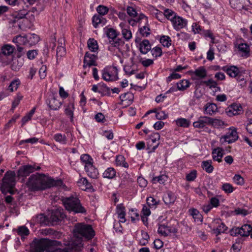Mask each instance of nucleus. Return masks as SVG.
Masks as SVG:
<instances>
[{"instance_id": "obj_53", "label": "nucleus", "mask_w": 252, "mask_h": 252, "mask_svg": "<svg viewBox=\"0 0 252 252\" xmlns=\"http://www.w3.org/2000/svg\"><path fill=\"white\" fill-rule=\"evenodd\" d=\"M201 83L202 84L205 85L210 88H216L218 85L217 83L212 79H210L207 81H203Z\"/></svg>"}, {"instance_id": "obj_24", "label": "nucleus", "mask_w": 252, "mask_h": 252, "mask_svg": "<svg viewBox=\"0 0 252 252\" xmlns=\"http://www.w3.org/2000/svg\"><path fill=\"white\" fill-rule=\"evenodd\" d=\"M109 43L112 47L117 48L120 52H123L122 47L125 45L124 41L121 38H117L114 39H110Z\"/></svg>"}, {"instance_id": "obj_21", "label": "nucleus", "mask_w": 252, "mask_h": 252, "mask_svg": "<svg viewBox=\"0 0 252 252\" xmlns=\"http://www.w3.org/2000/svg\"><path fill=\"white\" fill-rule=\"evenodd\" d=\"M107 20L102 15L95 14L92 18V23L94 27L96 28L99 25L103 26L106 23Z\"/></svg>"}, {"instance_id": "obj_48", "label": "nucleus", "mask_w": 252, "mask_h": 252, "mask_svg": "<svg viewBox=\"0 0 252 252\" xmlns=\"http://www.w3.org/2000/svg\"><path fill=\"white\" fill-rule=\"evenodd\" d=\"M62 234L59 231L54 230L52 228H48V236L51 238L59 239Z\"/></svg>"}, {"instance_id": "obj_63", "label": "nucleus", "mask_w": 252, "mask_h": 252, "mask_svg": "<svg viewBox=\"0 0 252 252\" xmlns=\"http://www.w3.org/2000/svg\"><path fill=\"white\" fill-rule=\"evenodd\" d=\"M222 189L227 193H231L233 191V188L231 185L228 183H225L222 186Z\"/></svg>"}, {"instance_id": "obj_59", "label": "nucleus", "mask_w": 252, "mask_h": 252, "mask_svg": "<svg viewBox=\"0 0 252 252\" xmlns=\"http://www.w3.org/2000/svg\"><path fill=\"white\" fill-rule=\"evenodd\" d=\"M150 28L146 26H144L139 29L140 33L144 37H147L150 35Z\"/></svg>"}, {"instance_id": "obj_7", "label": "nucleus", "mask_w": 252, "mask_h": 252, "mask_svg": "<svg viewBox=\"0 0 252 252\" xmlns=\"http://www.w3.org/2000/svg\"><path fill=\"white\" fill-rule=\"evenodd\" d=\"M252 230V227L251 225L245 224L241 227H234L230 230V234L232 236H237L240 235L242 237H247Z\"/></svg>"}, {"instance_id": "obj_46", "label": "nucleus", "mask_w": 252, "mask_h": 252, "mask_svg": "<svg viewBox=\"0 0 252 252\" xmlns=\"http://www.w3.org/2000/svg\"><path fill=\"white\" fill-rule=\"evenodd\" d=\"M81 162L85 163V166L93 163V158L88 154H83L80 157Z\"/></svg>"}, {"instance_id": "obj_29", "label": "nucleus", "mask_w": 252, "mask_h": 252, "mask_svg": "<svg viewBox=\"0 0 252 252\" xmlns=\"http://www.w3.org/2000/svg\"><path fill=\"white\" fill-rule=\"evenodd\" d=\"M23 64V62L22 60L13 58L11 63V68L14 71H18L22 66Z\"/></svg>"}, {"instance_id": "obj_17", "label": "nucleus", "mask_w": 252, "mask_h": 252, "mask_svg": "<svg viewBox=\"0 0 252 252\" xmlns=\"http://www.w3.org/2000/svg\"><path fill=\"white\" fill-rule=\"evenodd\" d=\"M224 71H225L230 77H236L239 73V69L234 65H231L230 66H224L221 68Z\"/></svg>"}, {"instance_id": "obj_23", "label": "nucleus", "mask_w": 252, "mask_h": 252, "mask_svg": "<svg viewBox=\"0 0 252 252\" xmlns=\"http://www.w3.org/2000/svg\"><path fill=\"white\" fill-rule=\"evenodd\" d=\"M212 158L214 160L217 161L219 162L222 161V158L223 156V150L220 147L214 149L212 152Z\"/></svg>"}, {"instance_id": "obj_54", "label": "nucleus", "mask_w": 252, "mask_h": 252, "mask_svg": "<svg viewBox=\"0 0 252 252\" xmlns=\"http://www.w3.org/2000/svg\"><path fill=\"white\" fill-rule=\"evenodd\" d=\"M127 14L132 18H137L139 14H138L135 8L131 6H127L126 8Z\"/></svg>"}, {"instance_id": "obj_64", "label": "nucleus", "mask_w": 252, "mask_h": 252, "mask_svg": "<svg viewBox=\"0 0 252 252\" xmlns=\"http://www.w3.org/2000/svg\"><path fill=\"white\" fill-rule=\"evenodd\" d=\"M156 117L158 120H164L168 117L167 114H166L163 111H160L159 112H157L156 111Z\"/></svg>"}, {"instance_id": "obj_42", "label": "nucleus", "mask_w": 252, "mask_h": 252, "mask_svg": "<svg viewBox=\"0 0 252 252\" xmlns=\"http://www.w3.org/2000/svg\"><path fill=\"white\" fill-rule=\"evenodd\" d=\"M209 125H211L215 127L219 128L224 125V122L220 119H214L210 117Z\"/></svg>"}, {"instance_id": "obj_20", "label": "nucleus", "mask_w": 252, "mask_h": 252, "mask_svg": "<svg viewBox=\"0 0 252 252\" xmlns=\"http://www.w3.org/2000/svg\"><path fill=\"white\" fill-rule=\"evenodd\" d=\"M218 107L216 104L208 102L204 106V113L212 116L216 113Z\"/></svg>"}, {"instance_id": "obj_15", "label": "nucleus", "mask_w": 252, "mask_h": 252, "mask_svg": "<svg viewBox=\"0 0 252 252\" xmlns=\"http://www.w3.org/2000/svg\"><path fill=\"white\" fill-rule=\"evenodd\" d=\"M177 230L174 227H170L164 224H160L158 228V232L161 235L166 236L170 233H176Z\"/></svg>"}, {"instance_id": "obj_13", "label": "nucleus", "mask_w": 252, "mask_h": 252, "mask_svg": "<svg viewBox=\"0 0 252 252\" xmlns=\"http://www.w3.org/2000/svg\"><path fill=\"white\" fill-rule=\"evenodd\" d=\"M97 59V56L91 54L88 52H86L84 59V64L83 67L85 68L86 66H91L92 65L96 66V60Z\"/></svg>"}, {"instance_id": "obj_12", "label": "nucleus", "mask_w": 252, "mask_h": 252, "mask_svg": "<svg viewBox=\"0 0 252 252\" xmlns=\"http://www.w3.org/2000/svg\"><path fill=\"white\" fill-rule=\"evenodd\" d=\"M231 7L237 10H248L246 7L250 3L249 0H229Z\"/></svg>"}, {"instance_id": "obj_35", "label": "nucleus", "mask_w": 252, "mask_h": 252, "mask_svg": "<svg viewBox=\"0 0 252 252\" xmlns=\"http://www.w3.org/2000/svg\"><path fill=\"white\" fill-rule=\"evenodd\" d=\"M193 73L196 77L200 79L205 78L207 75L206 70L203 66H201L196 69Z\"/></svg>"}, {"instance_id": "obj_39", "label": "nucleus", "mask_w": 252, "mask_h": 252, "mask_svg": "<svg viewBox=\"0 0 252 252\" xmlns=\"http://www.w3.org/2000/svg\"><path fill=\"white\" fill-rule=\"evenodd\" d=\"M88 47L92 52H96L98 48L97 42L94 39H89L88 41Z\"/></svg>"}, {"instance_id": "obj_40", "label": "nucleus", "mask_w": 252, "mask_h": 252, "mask_svg": "<svg viewBox=\"0 0 252 252\" xmlns=\"http://www.w3.org/2000/svg\"><path fill=\"white\" fill-rule=\"evenodd\" d=\"M61 104H62L60 101H59L55 97H53L50 100L48 105L51 109L57 110L60 107Z\"/></svg>"}, {"instance_id": "obj_60", "label": "nucleus", "mask_w": 252, "mask_h": 252, "mask_svg": "<svg viewBox=\"0 0 252 252\" xmlns=\"http://www.w3.org/2000/svg\"><path fill=\"white\" fill-rule=\"evenodd\" d=\"M122 33L123 37L126 40H129L132 38V33L129 30L123 29L122 31Z\"/></svg>"}, {"instance_id": "obj_55", "label": "nucleus", "mask_w": 252, "mask_h": 252, "mask_svg": "<svg viewBox=\"0 0 252 252\" xmlns=\"http://www.w3.org/2000/svg\"><path fill=\"white\" fill-rule=\"evenodd\" d=\"M197 177V171L195 170H191L186 175V180L189 182L193 181Z\"/></svg>"}, {"instance_id": "obj_52", "label": "nucleus", "mask_w": 252, "mask_h": 252, "mask_svg": "<svg viewBox=\"0 0 252 252\" xmlns=\"http://www.w3.org/2000/svg\"><path fill=\"white\" fill-rule=\"evenodd\" d=\"M96 11L98 13V15H102L103 17L104 15L107 14L109 9L107 6L100 5L96 8Z\"/></svg>"}, {"instance_id": "obj_26", "label": "nucleus", "mask_w": 252, "mask_h": 252, "mask_svg": "<svg viewBox=\"0 0 252 252\" xmlns=\"http://www.w3.org/2000/svg\"><path fill=\"white\" fill-rule=\"evenodd\" d=\"M60 43H61V45H58L57 48L56 56L57 61L59 60V57H62L66 54V50L64 47V40L61 38Z\"/></svg>"}, {"instance_id": "obj_1", "label": "nucleus", "mask_w": 252, "mask_h": 252, "mask_svg": "<svg viewBox=\"0 0 252 252\" xmlns=\"http://www.w3.org/2000/svg\"><path fill=\"white\" fill-rule=\"evenodd\" d=\"M73 240L65 248L71 252H80L83 247V240H90L95 235V231L90 224L76 223L72 229Z\"/></svg>"}, {"instance_id": "obj_41", "label": "nucleus", "mask_w": 252, "mask_h": 252, "mask_svg": "<svg viewBox=\"0 0 252 252\" xmlns=\"http://www.w3.org/2000/svg\"><path fill=\"white\" fill-rule=\"evenodd\" d=\"M176 122L177 126L184 127H188L190 124V121L185 118H179Z\"/></svg>"}, {"instance_id": "obj_43", "label": "nucleus", "mask_w": 252, "mask_h": 252, "mask_svg": "<svg viewBox=\"0 0 252 252\" xmlns=\"http://www.w3.org/2000/svg\"><path fill=\"white\" fill-rule=\"evenodd\" d=\"M20 84V81L19 79L12 81L8 86V90L12 92L16 91Z\"/></svg>"}, {"instance_id": "obj_33", "label": "nucleus", "mask_w": 252, "mask_h": 252, "mask_svg": "<svg viewBox=\"0 0 252 252\" xmlns=\"http://www.w3.org/2000/svg\"><path fill=\"white\" fill-rule=\"evenodd\" d=\"M13 42L14 43L21 45H27L28 44V40H27L26 35L25 36H21V35H19L15 36L13 40Z\"/></svg>"}, {"instance_id": "obj_45", "label": "nucleus", "mask_w": 252, "mask_h": 252, "mask_svg": "<svg viewBox=\"0 0 252 252\" xmlns=\"http://www.w3.org/2000/svg\"><path fill=\"white\" fill-rule=\"evenodd\" d=\"M106 34L107 37L110 39H114L118 38L117 36L118 35V33L116 30H114L113 28H109L107 29L106 31Z\"/></svg>"}, {"instance_id": "obj_56", "label": "nucleus", "mask_w": 252, "mask_h": 252, "mask_svg": "<svg viewBox=\"0 0 252 252\" xmlns=\"http://www.w3.org/2000/svg\"><path fill=\"white\" fill-rule=\"evenodd\" d=\"M151 53L156 58L160 57L162 54L161 48L159 47H155L151 50Z\"/></svg>"}, {"instance_id": "obj_38", "label": "nucleus", "mask_w": 252, "mask_h": 252, "mask_svg": "<svg viewBox=\"0 0 252 252\" xmlns=\"http://www.w3.org/2000/svg\"><path fill=\"white\" fill-rule=\"evenodd\" d=\"M163 15L168 20H170L172 22L174 17H176L177 14L171 9H165L163 12Z\"/></svg>"}, {"instance_id": "obj_50", "label": "nucleus", "mask_w": 252, "mask_h": 252, "mask_svg": "<svg viewBox=\"0 0 252 252\" xmlns=\"http://www.w3.org/2000/svg\"><path fill=\"white\" fill-rule=\"evenodd\" d=\"M160 42L164 47H168L171 44V39L170 37L166 35H163L161 37Z\"/></svg>"}, {"instance_id": "obj_58", "label": "nucleus", "mask_w": 252, "mask_h": 252, "mask_svg": "<svg viewBox=\"0 0 252 252\" xmlns=\"http://www.w3.org/2000/svg\"><path fill=\"white\" fill-rule=\"evenodd\" d=\"M47 67L46 65H42L39 70V75L41 79H44L47 76Z\"/></svg>"}, {"instance_id": "obj_22", "label": "nucleus", "mask_w": 252, "mask_h": 252, "mask_svg": "<svg viewBox=\"0 0 252 252\" xmlns=\"http://www.w3.org/2000/svg\"><path fill=\"white\" fill-rule=\"evenodd\" d=\"M51 187L64 189L66 187L61 179L55 180L48 176V188Z\"/></svg>"}, {"instance_id": "obj_34", "label": "nucleus", "mask_w": 252, "mask_h": 252, "mask_svg": "<svg viewBox=\"0 0 252 252\" xmlns=\"http://www.w3.org/2000/svg\"><path fill=\"white\" fill-rule=\"evenodd\" d=\"M14 50V46L9 44H5L1 47V51L4 55L9 56L13 53Z\"/></svg>"}, {"instance_id": "obj_19", "label": "nucleus", "mask_w": 252, "mask_h": 252, "mask_svg": "<svg viewBox=\"0 0 252 252\" xmlns=\"http://www.w3.org/2000/svg\"><path fill=\"white\" fill-rule=\"evenodd\" d=\"M32 221L35 223L40 224L41 226L47 225V216L45 213H40L32 218Z\"/></svg>"}, {"instance_id": "obj_49", "label": "nucleus", "mask_w": 252, "mask_h": 252, "mask_svg": "<svg viewBox=\"0 0 252 252\" xmlns=\"http://www.w3.org/2000/svg\"><path fill=\"white\" fill-rule=\"evenodd\" d=\"M73 109L74 104L71 103L68 104L67 107L65 109V114L70 117V120L71 121L73 120Z\"/></svg>"}, {"instance_id": "obj_27", "label": "nucleus", "mask_w": 252, "mask_h": 252, "mask_svg": "<svg viewBox=\"0 0 252 252\" xmlns=\"http://www.w3.org/2000/svg\"><path fill=\"white\" fill-rule=\"evenodd\" d=\"M151 49V46L149 40L144 39L140 44V51L143 54H147Z\"/></svg>"}, {"instance_id": "obj_3", "label": "nucleus", "mask_w": 252, "mask_h": 252, "mask_svg": "<svg viewBox=\"0 0 252 252\" xmlns=\"http://www.w3.org/2000/svg\"><path fill=\"white\" fill-rule=\"evenodd\" d=\"M63 205L66 210L75 214H85L86 210L80 203V200L75 196L64 197L62 199Z\"/></svg>"}, {"instance_id": "obj_9", "label": "nucleus", "mask_w": 252, "mask_h": 252, "mask_svg": "<svg viewBox=\"0 0 252 252\" xmlns=\"http://www.w3.org/2000/svg\"><path fill=\"white\" fill-rule=\"evenodd\" d=\"M39 166L27 164L21 166L18 171V176L27 177L31 173L40 169Z\"/></svg>"}, {"instance_id": "obj_14", "label": "nucleus", "mask_w": 252, "mask_h": 252, "mask_svg": "<svg viewBox=\"0 0 252 252\" xmlns=\"http://www.w3.org/2000/svg\"><path fill=\"white\" fill-rule=\"evenodd\" d=\"M112 70L111 72L114 71L116 75H112L110 73V71H108L107 68H104L102 70V78L103 79L106 81H112L117 79L118 77L117 76L118 74L117 68L116 67L114 66L112 68Z\"/></svg>"}, {"instance_id": "obj_8", "label": "nucleus", "mask_w": 252, "mask_h": 252, "mask_svg": "<svg viewBox=\"0 0 252 252\" xmlns=\"http://www.w3.org/2000/svg\"><path fill=\"white\" fill-rule=\"evenodd\" d=\"M239 136L236 129L230 128L226 134L221 136L220 141L222 142H226L229 144L235 142L238 140Z\"/></svg>"}, {"instance_id": "obj_44", "label": "nucleus", "mask_w": 252, "mask_h": 252, "mask_svg": "<svg viewBox=\"0 0 252 252\" xmlns=\"http://www.w3.org/2000/svg\"><path fill=\"white\" fill-rule=\"evenodd\" d=\"M190 83L187 80H183L177 84L178 89L180 91H184L189 88Z\"/></svg>"}, {"instance_id": "obj_51", "label": "nucleus", "mask_w": 252, "mask_h": 252, "mask_svg": "<svg viewBox=\"0 0 252 252\" xmlns=\"http://www.w3.org/2000/svg\"><path fill=\"white\" fill-rule=\"evenodd\" d=\"M238 48L239 51L244 53L245 55L249 54L250 49L248 45L246 43H242L238 45Z\"/></svg>"}, {"instance_id": "obj_31", "label": "nucleus", "mask_w": 252, "mask_h": 252, "mask_svg": "<svg viewBox=\"0 0 252 252\" xmlns=\"http://www.w3.org/2000/svg\"><path fill=\"white\" fill-rule=\"evenodd\" d=\"M189 212L195 222H201L202 221V215L197 209L194 208L190 209Z\"/></svg>"}, {"instance_id": "obj_47", "label": "nucleus", "mask_w": 252, "mask_h": 252, "mask_svg": "<svg viewBox=\"0 0 252 252\" xmlns=\"http://www.w3.org/2000/svg\"><path fill=\"white\" fill-rule=\"evenodd\" d=\"M62 234L59 231L54 230L52 228H48V236L51 238L59 239Z\"/></svg>"}, {"instance_id": "obj_2", "label": "nucleus", "mask_w": 252, "mask_h": 252, "mask_svg": "<svg viewBox=\"0 0 252 252\" xmlns=\"http://www.w3.org/2000/svg\"><path fill=\"white\" fill-rule=\"evenodd\" d=\"M26 185L31 190L45 189L47 188V177L44 174H32L29 178Z\"/></svg>"}, {"instance_id": "obj_37", "label": "nucleus", "mask_w": 252, "mask_h": 252, "mask_svg": "<svg viewBox=\"0 0 252 252\" xmlns=\"http://www.w3.org/2000/svg\"><path fill=\"white\" fill-rule=\"evenodd\" d=\"M168 176L165 174H162L158 176H156L153 178L152 182L153 184H156L158 183L159 184H164L167 181Z\"/></svg>"}, {"instance_id": "obj_6", "label": "nucleus", "mask_w": 252, "mask_h": 252, "mask_svg": "<svg viewBox=\"0 0 252 252\" xmlns=\"http://www.w3.org/2000/svg\"><path fill=\"white\" fill-rule=\"evenodd\" d=\"M47 248V238H35L30 244V252H44Z\"/></svg>"}, {"instance_id": "obj_62", "label": "nucleus", "mask_w": 252, "mask_h": 252, "mask_svg": "<svg viewBox=\"0 0 252 252\" xmlns=\"http://www.w3.org/2000/svg\"><path fill=\"white\" fill-rule=\"evenodd\" d=\"M147 204L150 208L155 207V206L158 204V201L156 200L155 198L150 196L146 199Z\"/></svg>"}, {"instance_id": "obj_11", "label": "nucleus", "mask_w": 252, "mask_h": 252, "mask_svg": "<svg viewBox=\"0 0 252 252\" xmlns=\"http://www.w3.org/2000/svg\"><path fill=\"white\" fill-rule=\"evenodd\" d=\"M243 112L242 107L240 104L233 103L228 106L225 110V112L229 117L239 115Z\"/></svg>"}, {"instance_id": "obj_28", "label": "nucleus", "mask_w": 252, "mask_h": 252, "mask_svg": "<svg viewBox=\"0 0 252 252\" xmlns=\"http://www.w3.org/2000/svg\"><path fill=\"white\" fill-rule=\"evenodd\" d=\"M102 176L104 178L112 179L116 176V171L113 167H108L103 173Z\"/></svg>"}, {"instance_id": "obj_18", "label": "nucleus", "mask_w": 252, "mask_h": 252, "mask_svg": "<svg viewBox=\"0 0 252 252\" xmlns=\"http://www.w3.org/2000/svg\"><path fill=\"white\" fill-rule=\"evenodd\" d=\"M85 170L87 175L93 179H96L98 175L97 169L92 164H89L85 166Z\"/></svg>"}, {"instance_id": "obj_30", "label": "nucleus", "mask_w": 252, "mask_h": 252, "mask_svg": "<svg viewBox=\"0 0 252 252\" xmlns=\"http://www.w3.org/2000/svg\"><path fill=\"white\" fill-rule=\"evenodd\" d=\"M212 162L211 160L203 161L201 163V167L208 173H211L214 170Z\"/></svg>"}, {"instance_id": "obj_25", "label": "nucleus", "mask_w": 252, "mask_h": 252, "mask_svg": "<svg viewBox=\"0 0 252 252\" xmlns=\"http://www.w3.org/2000/svg\"><path fill=\"white\" fill-rule=\"evenodd\" d=\"M26 38L28 44L30 46L35 45L39 41V36L35 33H28L26 34Z\"/></svg>"}, {"instance_id": "obj_61", "label": "nucleus", "mask_w": 252, "mask_h": 252, "mask_svg": "<svg viewBox=\"0 0 252 252\" xmlns=\"http://www.w3.org/2000/svg\"><path fill=\"white\" fill-rule=\"evenodd\" d=\"M145 19L146 20V17L142 13L139 14L137 18H135L134 19H131L128 20V23L132 26H133L135 22H139L141 20Z\"/></svg>"}, {"instance_id": "obj_36", "label": "nucleus", "mask_w": 252, "mask_h": 252, "mask_svg": "<svg viewBox=\"0 0 252 252\" xmlns=\"http://www.w3.org/2000/svg\"><path fill=\"white\" fill-rule=\"evenodd\" d=\"M175 200V195L171 191H168L163 197V201L166 204L173 203Z\"/></svg>"}, {"instance_id": "obj_5", "label": "nucleus", "mask_w": 252, "mask_h": 252, "mask_svg": "<svg viewBox=\"0 0 252 252\" xmlns=\"http://www.w3.org/2000/svg\"><path fill=\"white\" fill-rule=\"evenodd\" d=\"M48 218V225H56L60 224L66 218L64 211L61 207L51 210Z\"/></svg>"}, {"instance_id": "obj_32", "label": "nucleus", "mask_w": 252, "mask_h": 252, "mask_svg": "<svg viewBox=\"0 0 252 252\" xmlns=\"http://www.w3.org/2000/svg\"><path fill=\"white\" fill-rule=\"evenodd\" d=\"M18 234L21 236L22 239H24L30 234L29 229L25 226H21L18 227L17 229Z\"/></svg>"}, {"instance_id": "obj_16", "label": "nucleus", "mask_w": 252, "mask_h": 252, "mask_svg": "<svg viewBox=\"0 0 252 252\" xmlns=\"http://www.w3.org/2000/svg\"><path fill=\"white\" fill-rule=\"evenodd\" d=\"M210 117L207 116H200L197 121L193 122V126L195 128H203L207 125H209Z\"/></svg>"}, {"instance_id": "obj_4", "label": "nucleus", "mask_w": 252, "mask_h": 252, "mask_svg": "<svg viewBox=\"0 0 252 252\" xmlns=\"http://www.w3.org/2000/svg\"><path fill=\"white\" fill-rule=\"evenodd\" d=\"M15 173L13 171H8L5 174L1 185V191L2 193L6 194L8 192L10 194L13 193L12 189L15 185Z\"/></svg>"}, {"instance_id": "obj_10", "label": "nucleus", "mask_w": 252, "mask_h": 252, "mask_svg": "<svg viewBox=\"0 0 252 252\" xmlns=\"http://www.w3.org/2000/svg\"><path fill=\"white\" fill-rule=\"evenodd\" d=\"M174 19L173 20L172 23L174 29L179 31L181 29L185 28L188 25V20L183 18L178 15L174 17Z\"/></svg>"}, {"instance_id": "obj_57", "label": "nucleus", "mask_w": 252, "mask_h": 252, "mask_svg": "<svg viewBox=\"0 0 252 252\" xmlns=\"http://www.w3.org/2000/svg\"><path fill=\"white\" fill-rule=\"evenodd\" d=\"M54 138L56 141L59 142L62 144L66 143V138L65 135L58 133L54 135Z\"/></svg>"}]
</instances>
